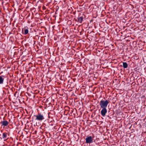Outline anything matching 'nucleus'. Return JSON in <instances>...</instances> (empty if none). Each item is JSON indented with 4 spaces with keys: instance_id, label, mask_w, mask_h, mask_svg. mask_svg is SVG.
Masks as SVG:
<instances>
[{
    "instance_id": "nucleus-1",
    "label": "nucleus",
    "mask_w": 146,
    "mask_h": 146,
    "mask_svg": "<svg viewBox=\"0 0 146 146\" xmlns=\"http://www.w3.org/2000/svg\"><path fill=\"white\" fill-rule=\"evenodd\" d=\"M32 121H41L45 119L44 115L41 113H38L36 115H34L32 117Z\"/></svg>"
},
{
    "instance_id": "nucleus-3",
    "label": "nucleus",
    "mask_w": 146,
    "mask_h": 146,
    "mask_svg": "<svg viewBox=\"0 0 146 146\" xmlns=\"http://www.w3.org/2000/svg\"><path fill=\"white\" fill-rule=\"evenodd\" d=\"M93 137L91 136H87L85 139V143L87 144H90L94 142V140L93 139Z\"/></svg>"
},
{
    "instance_id": "nucleus-8",
    "label": "nucleus",
    "mask_w": 146,
    "mask_h": 146,
    "mask_svg": "<svg viewBox=\"0 0 146 146\" xmlns=\"http://www.w3.org/2000/svg\"><path fill=\"white\" fill-rule=\"evenodd\" d=\"M2 138L3 139H6L8 138L7 137V133H3Z\"/></svg>"
},
{
    "instance_id": "nucleus-10",
    "label": "nucleus",
    "mask_w": 146,
    "mask_h": 146,
    "mask_svg": "<svg viewBox=\"0 0 146 146\" xmlns=\"http://www.w3.org/2000/svg\"><path fill=\"white\" fill-rule=\"evenodd\" d=\"M123 66L124 68H126L128 67V64L126 62H123Z\"/></svg>"
},
{
    "instance_id": "nucleus-7",
    "label": "nucleus",
    "mask_w": 146,
    "mask_h": 146,
    "mask_svg": "<svg viewBox=\"0 0 146 146\" xmlns=\"http://www.w3.org/2000/svg\"><path fill=\"white\" fill-rule=\"evenodd\" d=\"M5 78V76H0V84H3Z\"/></svg>"
},
{
    "instance_id": "nucleus-9",
    "label": "nucleus",
    "mask_w": 146,
    "mask_h": 146,
    "mask_svg": "<svg viewBox=\"0 0 146 146\" xmlns=\"http://www.w3.org/2000/svg\"><path fill=\"white\" fill-rule=\"evenodd\" d=\"M84 17L83 16H81L78 18V22H79L80 23H82L83 21Z\"/></svg>"
},
{
    "instance_id": "nucleus-12",
    "label": "nucleus",
    "mask_w": 146,
    "mask_h": 146,
    "mask_svg": "<svg viewBox=\"0 0 146 146\" xmlns=\"http://www.w3.org/2000/svg\"><path fill=\"white\" fill-rule=\"evenodd\" d=\"M66 108H67L69 109V108L68 106H67L66 107Z\"/></svg>"
},
{
    "instance_id": "nucleus-4",
    "label": "nucleus",
    "mask_w": 146,
    "mask_h": 146,
    "mask_svg": "<svg viewBox=\"0 0 146 146\" xmlns=\"http://www.w3.org/2000/svg\"><path fill=\"white\" fill-rule=\"evenodd\" d=\"M102 109L101 111V113L103 117H104L107 113V110L106 108H102Z\"/></svg>"
},
{
    "instance_id": "nucleus-2",
    "label": "nucleus",
    "mask_w": 146,
    "mask_h": 146,
    "mask_svg": "<svg viewBox=\"0 0 146 146\" xmlns=\"http://www.w3.org/2000/svg\"><path fill=\"white\" fill-rule=\"evenodd\" d=\"M109 102V100H101L100 103V106L101 108H106Z\"/></svg>"
},
{
    "instance_id": "nucleus-13",
    "label": "nucleus",
    "mask_w": 146,
    "mask_h": 146,
    "mask_svg": "<svg viewBox=\"0 0 146 146\" xmlns=\"http://www.w3.org/2000/svg\"><path fill=\"white\" fill-rule=\"evenodd\" d=\"M33 41L34 42V44H35V40H34Z\"/></svg>"
},
{
    "instance_id": "nucleus-11",
    "label": "nucleus",
    "mask_w": 146,
    "mask_h": 146,
    "mask_svg": "<svg viewBox=\"0 0 146 146\" xmlns=\"http://www.w3.org/2000/svg\"><path fill=\"white\" fill-rule=\"evenodd\" d=\"M36 125L37 126H39L40 125V124L39 122H38V123L36 122Z\"/></svg>"
},
{
    "instance_id": "nucleus-6",
    "label": "nucleus",
    "mask_w": 146,
    "mask_h": 146,
    "mask_svg": "<svg viewBox=\"0 0 146 146\" xmlns=\"http://www.w3.org/2000/svg\"><path fill=\"white\" fill-rule=\"evenodd\" d=\"M24 31V34L26 35L28 34L29 33V30H28V28L27 27H25V28H23L22 30V33Z\"/></svg>"
},
{
    "instance_id": "nucleus-5",
    "label": "nucleus",
    "mask_w": 146,
    "mask_h": 146,
    "mask_svg": "<svg viewBox=\"0 0 146 146\" xmlns=\"http://www.w3.org/2000/svg\"><path fill=\"white\" fill-rule=\"evenodd\" d=\"M4 120L5 119V117L3 118ZM0 123L2 124V125L4 126H6L9 124V123L7 121H1Z\"/></svg>"
}]
</instances>
